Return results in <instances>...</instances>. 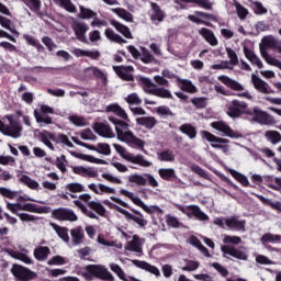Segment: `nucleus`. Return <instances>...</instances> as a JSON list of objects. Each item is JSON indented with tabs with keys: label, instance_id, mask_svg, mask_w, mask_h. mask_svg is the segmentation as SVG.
I'll list each match as a JSON object with an SVG mask.
<instances>
[{
	"label": "nucleus",
	"instance_id": "nucleus-24",
	"mask_svg": "<svg viewBox=\"0 0 281 281\" xmlns=\"http://www.w3.org/2000/svg\"><path fill=\"white\" fill-rule=\"evenodd\" d=\"M144 243V239L139 238L137 235H134L132 240L127 241L125 245V249L126 251H134V254H143Z\"/></svg>",
	"mask_w": 281,
	"mask_h": 281
},
{
	"label": "nucleus",
	"instance_id": "nucleus-37",
	"mask_svg": "<svg viewBox=\"0 0 281 281\" xmlns=\"http://www.w3.org/2000/svg\"><path fill=\"white\" fill-rule=\"evenodd\" d=\"M19 181L20 183H23L24 186L30 188V190H38L41 188V184L38 183V181L30 178V176H26V175H20Z\"/></svg>",
	"mask_w": 281,
	"mask_h": 281
},
{
	"label": "nucleus",
	"instance_id": "nucleus-56",
	"mask_svg": "<svg viewBox=\"0 0 281 281\" xmlns=\"http://www.w3.org/2000/svg\"><path fill=\"white\" fill-rule=\"evenodd\" d=\"M65 190L76 194L78 192H85L86 189H85V184H82L80 182H71V183L66 184Z\"/></svg>",
	"mask_w": 281,
	"mask_h": 281
},
{
	"label": "nucleus",
	"instance_id": "nucleus-1",
	"mask_svg": "<svg viewBox=\"0 0 281 281\" xmlns=\"http://www.w3.org/2000/svg\"><path fill=\"white\" fill-rule=\"evenodd\" d=\"M106 113H114V115H117V119L115 116H109V122H111L114 125L116 138L119 142H123L124 144H127L128 146H133L134 148H138L139 150H144V146H146V142H144L142 138L135 136L132 131H130L131 119H128V114H126V111L122 109L117 103H112L105 108ZM123 120V121H122Z\"/></svg>",
	"mask_w": 281,
	"mask_h": 281
},
{
	"label": "nucleus",
	"instance_id": "nucleus-41",
	"mask_svg": "<svg viewBox=\"0 0 281 281\" xmlns=\"http://www.w3.org/2000/svg\"><path fill=\"white\" fill-rule=\"evenodd\" d=\"M140 82L143 85V89L145 93H148L149 95H155V91L157 89V85L153 82L149 78L140 77Z\"/></svg>",
	"mask_w": 281,
	"mask_h": 281
},
{
	"label": "nucleus",
	"instance_id": "nucleus-32",
	"mask_svg": "<svg viewBox=\"0 0 281 281\" xmlns=\"http://www.w3.org/2000/svg\"><path fill=\"white\" fill-rule=\"evenodd\" d=\"M136 124L148 128V131H153V127L157 126V119H155V116L136 117Z\"/></svg>",
	"mask_w": 281,
	"mask_h": 281
},
{
	"label": "nucleus",
	"instance_id": "nucleus-5",
	"mask_svg": "<svg viewBox=\"0 0 281 281\" xmlns=\"http://www.w3.org/2000/svg\"><path fill=\"white\" fill-rule=\"evenodd\" d=\"M5 119L8 120L9 125L2 123V126L0 127V133L7 135L8 137H12L13 139H19V137H21L23 127L19 122L14 121L12 115H7Z\"/></svg>",
	"mask_w": 281,
	"mask_h": 281
},
{
	"label": "nucleus",
	"instance_id": "nucleus-28",
	"mask_svg": "<svg viewBox=\"0 0 281 281\" xmlns=\"http://www.w3.org/2000/svg\"><path fill=\"white\" fill-rule=\"evenodd\" d=\"M114 71L119 77L122 78V80H126L127 82L133 80V66H115Z\"/></svg>",
	"mask_w": 281,
	"mask_h": 281
},
{
	"label": "nucleus",
	"instance_id": "nucleus-46",
	"mask_svg": "<svg viewBox=\"0 0 281 281\" xmlns=\"http://www.w3.org/2000/svg\"><path fill=\"white\" fill-rule=\"evenodd\" d=\"M158 175L165 181H170L171 179L177 178V173L172 168H160L158 169Z\"/></svg>",
	"mask_w": 281,
	"mask_h": 281
},
{
	"label": "nucleus",
	"instance_id": "nucleus-53",
	"mask_svg": "<svg viewBox=\"0 0 281 281\" xmlns=\"http://www.w3.org/2000/svg\"><path fill=\"white\" fill-rule=\"evenodd\" d=\"M183 3H195V5H199L200 8H203V10H212V7L214 3L210 0H181Z\"/></svg>",
	"mask_w": 281,
	"mask_h": 281
},
{
	"label": "nucleus",
	"instance_id": "nucleus-29",
	"mask_svg": "<svg viewBox=\"0 0 281 281\" xmlns=\"http://www.w3.org/2000/svg\"><path fill=\"white\" fill-rule=\"evenodd\" d=\"M199 34L212 47H216V45H218V40L216 38V35H214V32L212 30L202 27L199 30Z\"/></svg>",
	"mask_w": 281,
	"mask_h": 281
},
{
	"label": "nucleus",
	"instance_id": "nucleus-25",
	"mask_svg": "<svg viewBox=\"0 0 281 281\" xmlns=\"http://www.w3.org/2000/svg\"><path fill=\"white\" fill-rule=\"evenodd\" d=\"M93 128L101 137L108 139H113V137H115V132H113V128L106 123H95Z\"/></svg>",
	"mask_w": 281,
	"mask_h": 281
},
{
	"label": "nucleus",
	"instance_id": "nucleus-13",
	"mask_svg": "<svg viewBox=\"0 0 281 281\" xmlns=\"http://www.w3.org/2000/svg\"><path fill=\"white\" fill-rule=\"evenodd\" d=\"M221 251L224 258H227L228 256L236 258L237 260H248L249 258L247 248L245 247L236 248L234 246L223 245L221 246Z\"/></svg>",
	"mask_w": 281,
	"mask_h": 281
},
{
	"label": "nucleus",
	"instance_id": "nucleus-30",
	"mask_svg": "<svg viewBox=\"0 0 281 281\" xmlns=\"http://www.w3.org/2000/svg\"><path fill=\"white\" fill-rule=\"evenodd\" d=\"M244 54L247 60H249L251 65H256L258 69H262L265 67V64H262V59H260V57H258V55H256V53L249 49L247 46H244Z\"/></svg>",
	"mask_w": 281,
	"mask_h": 281
},
{
	"label": "nucleus",
	"instance_id": "nucleus-52",
	"mask_svg": "<svg viewBox=\"0 0 281 281\" xmlns=\"http://www.w3.org/2000/svg\"><path fill=\"white\" fill-rule=\"evenodd\" d=\"M111 12H114V14H117L120 19H123V21H127L128 23L133 21V14H131L128 11L124 9L114 8V9H111Z\"/></svg>",
	"mask_w": 281,
	"mask_h": 281
},
{
	"label": "nucleus",
	"instance_id": "nucleus-22",
	"mask_svg": "<svg viewBox=\"0 0 281 281\" xmlns=\"http://www.w3.org/2000/svg\"><path fill=\"white\" fill-rule=\"evenodd\" d=\"M132 265H134V267H137L138 269H143V271H147V273H151V276H155V278H161V271H159V268L146 261L133 259Z\"/></svg>",
	"mask_w": 281,
	"mask_h": 281
},
{
	"label": "nucleus",
	"instance_id": "nucleus-57",
	"mask_svg": "<svg viewBox=\"0 0 281 281\" xmlns=\"http://www.w3.org/2000/svg\"><path fill=\"white\" fill-rule=\"evenodd\" d=\"M23 38L27 43V45H32V47H35L37 49V52H43L44 47L42 46L41 42L34 38V36L24 34Z\"/></svg>",
	"mask_w": 281,
	"mask_h": 281
},
{
	"label": "nucleus",
	"instance_id": "nucleus-50",
	"mask_svg": "<svg viewBox=\"0 0 281 281\" xmlns=\"http://www.w3.org/2000/svg\"><path fill=\"white\" fill-rule=\"evenodd\" d=\"M56 5H59L60 8H64L66 12L75 13L76 12V5L71 3V0H53Z\"/></svg>",
	"mask_w": 281,
	"mask_h": 281
},
{
	"label": "nucleus",
	"instance_id": "nucleus-44",
	"mask_svg": "<svg viewBox=\"0 0 281 281\" xmlns=\"http://www.w3.org/2000/svg\"><path fill=\"white\" fill-rule=\"evenodd\" d=\"M153 12L150 14V20L154 23H161L164 21V12L156 3H151Z\"/></svg>",
	"mask_w": 281,
	"mask_h": 281
},
{
	"label": "nucleus",
	"instance_id": "nucleus-21",
	"mask_svg": "<svg viewBox=\"0 0 281 281\" xmlns=\"http://www.w3.org/2000/svg\"><path fill=\"white\" fill-rule=\"evenodd\" d=\"M251 82L256 91H258L259 93H263V95H269L270 93H273V90H271L269 83L254 74L251 75Z\"/></svg>",
	"mask_w": 281,
	"mask_h": 281
},
{
	"label": "nucleus",
	"instance_id": "nucleus-15",
	"mask_svg": "<svg viewBox=\"0 0 281 281\" xmlns=\"http://www.w3.org/2000/svg\"><path fill=\"white\" fill-rule=\"evenodd\" d=\"M252 120L254 122H258V124H262L263 126H273V124H276V119L259 108H254Z\"/></svg>",
	"mask_w": 281,
	"mask_h": 281
},
{
	"label": "nucleus",
	"instance_id": "nucleus-11",
	"mask_svg": "<svg viewBox=\"0 0 281 281\" xmlns=\"http://www.w3.org/2000/svg\"><path fill=\"white\" fill-rule=\"evenodd\" d=\"M86 271L99 280L115 281V277L103 265H90L86 267Z\"/></svg>",
	"mask_w": 281,
	"mask_h": 281
},
{
	"label": "nucleus",
	"instance_id": "nucleus-14",
	"mask_svg": "<svg viewBox=\"0 0 281 281\" xmlns=\"http://www.w3.org/2000/svg\"><path fill=\"white\" fill-rule=\"evenodd\" d=\"M11 273L14 276L16 281H30L36 280L37 278L36 272L20 265H13L11 268Z\"/></svg>",
	"mask_w": 281,
	"mask_h": 281
},
{
	"label": "nucleus",
	"instance_id": "nucleus-26",
	"mask_svg": "<svg viewBox=\"0 0 281 281\" xmlns=\"http://www.w3.org/2000/svg\"><path fill=\"white\" fill-rule=\"evenodd\" d=\"M217 80L228 87V89H232V91H245V86L228 76L221 75L217 77Z\"/></svg>",
	"mask_w": 281,
	"mask_h": 281
},
{
	"label": "nucleus",
	"instance_id": "nucleus-42",
	"mask_svg": "<svg viewBox=\"0 0 281 281\" xmlns=\"http://www.w3.org/2000/svg\"><path fill=\"white\" fill-rule=\"evenodd\" d=\"M97 243L99 245H103V247H115L116 249H122V247H123L122 243H120L117 240H106L104 238V235H102V234L98 235Z\"/></svg>",
	"mask_w": 281,
	"mask_h": 281
},
{
	"label": "nucleus",
	"instance_id": "nucleus-9",
	"mask_svg": "<svg viewBox=\"0 0 281 281\" xmlns=\"http://www.w3.org/2000/svg\"><path fill=\"white\" fill-rule=\"evenodd\" d=\"M127 180L130 183H134L135 186H150V188H159V182L150 173H133L127 177Z\"/></svg>",
	"mask_w": 281,
	"mask_h": 281
},
{
	"label": "nucleus",
	"instance_id": "nucleus-6",
	"mask_svg": "<svg viewBox=\"0 0 281 281\" xmlns=\"http://www.w3.org/2000/svg\"><path fill=\"white\" fill-rule=\"evenodd\" d=\"M200 135L202 139L210 142L212 148H220L221 150H223V153H227L229 150V147L225 145L229 144V139L218 137L207 131H201Z\"/></svg>",
	"mask_w": 281,
	"mask_h": 281
},
{
	"label": "nucleus",
	"instance_id": "nucleus-45",
	"mask_svg": "<svg viewBox=\"0 0 281 281\" xmlns=\"http://www.w3.org/2000/svg\"><path fill=\"white\" fill-rule=\"evenodd\" d=\"M7 254H9L11 258H14L15 260H21V262H24V265H32V259L23 252L7 250Z\"/></svg>",
	"mask_w": 281,
	"mask_h": 281
},
{
	"label": "nucleus",
	"instance_id": "nucleus-55",
	"mask_svg": "<svg viewBox=\"0 0 281 281\" xmlns=\"http://www.w3.org/2000/svg\"><path fill=\"white\" fill-rule=\"evenodd\" d=\"M0 194L4 199H10L12 201L19 196V191H14V190H12L10 188H5V187H0Z\"/></svg>",
	"mask_w": 281,
	"mask_h": 281
},
{
	"label": "nucleus",
	"instance_id": "nucleus-47",
	"mask_svg": "<svg viewBox=\"0 0 281 281\" xmlns=\"http://www.w3.org/2000/svg\"><path fill=\"white\" fill-rule=\"evenodd\" d=\"M53 229L56 234L64 240V243H69V229L56 224H52Z\"/></svg>",
	"mask_w": 281,
	"mask_h": 281
},
{
	"label": "nucleus",
	"instance_id": "nucleus-58",
	"mask_svg": "<svg viewBox=\"0 0 281 281\" xmlns=\"http://www.w3.org/2000/svg\"><path fill=\"white\" fill-rule=\"evenodd\" d=\"M159 161H169L172 162L176 159L175 153L170 149H166L158 154Z\"/></svg>",
	"mask_w": 281,
	"mask_h": 281
},
{
	"label": "nucleus",
	"instance_id": "nucleus-16",
	"mask_svg": "<svg viewBox=\"0 0 281 281\" xmlns=\"http://www.w3.org/2000/svg\"><path fill=\"white\" fill-rule=\"evenodd\" d=\"M247 112V103L245 101L233 100L227 110V115L229 117H240Z\"/></svg>",
	"mask_w": 281,
	"mask_h": 281
},
{
	"label": "nucleus",
	"instance_id": "nucleus-19",
	"mask_svg": "<svg viewBox=\"0 0 281 281\" xmlns=\"http://www.w3.org/2000/svg\"><path fill=\"white\" fill-rule=\"evenodd\" d=\"M133 213L125 210L123 213V216H125V220L133 221L134 223H136V225H138V227L144 229V227H146V225H148V221H146L144 218V214H142V212H139L137 210H133Z\"/></svg>",
	"mask_w": 281,
	"mask_h": 281
},
{
	"label": "nucleus",
	"instance_id": "nucleus-59",
	"mask_svg": "<svg viewBox=\"0 0 281 281\" xmlns=\"http://www.w3.org/2000/svg\"><path fill=\"white\" fill-rule=\"evenodd\" d=\"M110 269L111 271H113V273H115L117 276V278H120V280L123 281H131L126 278V273L124 272V270L122 269V267H120L116 263H110Z\"/></svg>",
	"mask_w": 281,
	"mask_h": 281
},
{
	"label": "nucleus",
	"instance_id": "nucleus-18",
	"mask_svg": "<svg viewBox=\"0 0 281 281\" xmlns=\"http://www.w3.org/2000/svg\"><path fill=\"white\" fill-rule=\"evenodd\" d=\"M53 217H55L56 221H70L71 223L78 221V215L69 209L54 210Z\"/></svg>",
	"mask_w": 281,
	"mask_h": 281
},
{
	"label": "nucleus",
	"instance_id": "nucleus-54",
	"mask_svg": "<svg viewBox=\"0 0 281 281\" xmlns=\"http://www.w3.org/2000/svg\"><path fill=\"white\" fill-rule=\"evenodd\" d=\"M281 236L280 235H273L271 233H266L261 237L262 245H267V243H271L272 245H276V243H280Z\"/></svg>",
	"mask_w": 281,
	"mask_h": 281
},
{
	"label": "nucleus",
	"instance_id": "nucleus-7",
	"mask_svg": "<svg viewBox=\"0 0 281 281\" xmlns=\"http://www.w3.org/2000/svg\"><path fill=\"white\" fill-rule=\"evenodd\" d=\"M214 225H217L218 227H222L225 229L228 227V229H236L237 232H245V221H240L237 217H216L213 221Z\"/></svg>",
	"mask_w": 281,
	"mask_h": 281
},
{
	"label": "nucleus",
	"instance_id": "nucleus-34",
	"mask_svg": "<svg viewBox=\"0 0 281 281\" xmlns=\"http://www.w3.org/2000/svg\"><path fill=\"white\" fill-rule=\"evenodd\" d=\"M85 72L88 76H95V78H98V80H100L102 82V85H106L108 82V77L104 71H102L101 69H99L98 67H89L85 69Z\"/></svg>",
	"mask_w": 281,
	"mask_h": 281
},
{
	"label": "nucleus",
	"instance_id": "nucleus-35",
	"mask_svg": "<svg viewBox=\"0 0 281 281\" xmlns=\"http://www.w3.org/2000/svg\"><path fill=\"white\" fill-rule=\"evenodd\" d=\"M22 212H32L33 214H47V207L38 206L34 203L22 204Z\"/></svg>",
	"mask_w": 281,
	"mask_h": 281
},
{
	"label": "nucleus",
	"instance_id": "nucleus-12",
	"mask_svg": "<svg viewBox=\"0 0 281 281\" xmlns=\"http://www.w3.org/2000/svg\"><path fill=\"white\" fill-rule=\"evenodd\" d=\"M175 205L177 210L182 212V214H186L188 218H192V216H194L195 218H198V221H210V216H207V214L201 211V207L196 205H187V206H183L181 204H175Z\"/></svg>",
	"mask_w": 281,
	"mask_h": 281
},
{
	"label": "nucleus",
	"instance_id": "nucleus-27",
	"mask_svg": "<svg viewBox=\"0 0 281 281\" xmlns=\"http://www.w3.org/2000/svg\"><path fill=\"white\" fill-rule=\"evenodd\" d=\"M89 190L94 192V194H115V188L109 187L103 183H90L88 184Z\"/></svg>",
	"mask_w": 281,
	"mask_h": 281
},
{
	"label": "nucleus",
	"instance_id": "nucleus-4",
	"mask_svg": "<svg viewBox=\"0 0 281 281\" xmlns=\"http://www.w3.org/2000/svg\"><path fill=\"white\" fill-rule=\"evenodd\" d=\"M119 194H121L122 196H126V199H130V201H132L134 205H137V207H140L142 210H144V212H146L147 214H155V212H161V209L159 206L157 205L148 206L146 203L142 201V198H139L137 194L126 189H121L119 191Z\"/></svg>",
	"mask_w": 281,
	"mask_h": 281
},
{
	"label": "nucleus",
	"instance_id": "nucleus-3",
	"mask_svg": "<svg viewBox=\"0 0 281 281\" xmlns=\"http://www.w3.org/2000/svg\"><path fill=\"white\" fill-rule=\"evenodd\" d=\"M113 148L123 159H125V161H128L130 164H136V166H140L142 168H150V166H153V162L148 161L143 155L135 156L128 153V150L120 144H113Z\"/></svg>",
	"mask_w": 281,
	"mask_h": 281
},
{
	"label": "nucleus",
	"instance_id": "nucleus-51",
	"mask_svg": "<svg viewBox=\"0 0 281 281\" xmlns=\"http://www.w3.org/2000/svg\"><path fill=\"white\" fill-rule=\"evenodd\" d=\"M265 137L270 144H280L281 134L278 131H267Z\"/></svg>",
	"mask_w": 281,
	"mask_h": 281
},
{
	"label": "nucleus",
	"instance_id": "nucleus-2",
	"mask_svg": "<svg viewBox=\"0 0 281 281\" xmlns=\"http://www.w3.org/2000/svg\"><path fill=\"white\" fill-rule=\"evenodd\" d=\"M82 201H83V203H87L88 207H90V210H92V211L87 209V206L82 203ZM74 204L76 205V207H79V210L82 212V214L88 216V218H97L98 220V215L104 216V214H106V209L104 207V205H102V203H100V202L91 201V194H89V193H83V194L79 195V200H75Z\"/></svg>",
	"mask_w": 281,
	"mask_h": 281
},
{
	"label": "nucleus",
	"instance_id": "nucleus-17",
	"mask_svg": "<svg viewBox=\"0 0 281 281\" xmlns=\"http://www.w3.org/2000/svg\"><path fill=\"white\" fill-rule=\"evenodd\" d=\"M188 19L198 25H210L207 21H216L214 15L201 11H195L194 14H189Z\"/></svg>",
	"mask_w": 281,
	"mask_h": 281
},
{
	"label": "nucleus",
	"instance_id": "nucleus-33",
	"mask_svg": "<svg viewBox=\"0 0 281 281\" xmlns=\"http://www.w3.org/2000/svg\"><path fill=\"white\" fill-rule=\"evenodd\" d=\"M70 235L72 238V245H75V247L85 243V231L82 229V227L78 226L76 228H72L70 231Z\"/></svg>",
	"mask_w": 281,
	"mask_h": 281
},
{
	"label": "nucleus",
	"instance_id": "nucleus-38",
	"mask_svg": "<svg viewBox=\"0 0 281 281\" xmlns=\"http://www.w3.org/2000/svg\"><path fill=\"white\" fill-rule=\"evenodd\" d=\"M110 24L112 25V27H114L117 32H120L121 34H123V36H125V38H133V34H131V29H128V26L115 21V20H111Z\"/></svg>",
	"mask_w": 281,
	"mask_h": 281
},
{
	"label": "nucleus",
	"instance_id": "nucleus-23",
	"mask_svg": "<svg viewBox=\"0 0 281 281\" xmlns=\"http://www.w3.org/2000/svg\"><path fill=\"white\" fill-rule=\"evenodd\" d=\"M71 170L74 175H78L79 177H88L90 179L98 177V170L93 167L72 166Z\"/></svg>",
	"mask_w": 281,
	"mask_h": 281
},
{
	"label": "nucleus",
	"instance_id": "nucleus-40",
	"mask_svg": "<svg viewBox=\"0 0 281 281\" xmlns=\"http://www.w3.org/2000/svg\"><path fill=\"white\" fill-rule=\"evenodd\" d=\"M70 155H72V157H76L77 159H81L82 161H89V164H104V160L95 158L91 155L80 154L77 151H70Z\"/></svg>",
	"mask_w": 281,
	"mask_h": 281
},
{
	"label": "nucleus",
	"instance_id": "nucleus-36",
	"mask_svg": "<svg viewBox=\"0 0 281 281\" xmlns=\"http://www.w3.org/2000/svg\"><path fill=\"white\" fill-rule=\"evenodd\" d=\"M180 133L187 135L189 139H196V127L190 123H184L179 127Z\"/></svg>",
	"mask_w": 281,
	"mask_h": 281
},
{
	"label": "nucleus",
	"instance_id": "nucleus-62",
	"mask_svg": "<svg viewBox=\"0 0 281 281\" xmlns=\"http://www.w3.org/2000/svg\"><path fill=\"white\" fill-rule=\"evenodd\" d=\"M255 14H267V8H265V5H262V2L259 1H251L250 3Z\"/></svg>",
	"mask_w": 281,
	"mask_h": 281
},
{
	"label": "nucleus",
	"instance_id": "nucleus-31",
	"mask_svg": "<svg viewBox=\"0 0 281 281\" xmlns=\"http://www.w3.org/2000/svg\"><path fill=\"white\" fill-rule=\"evenodd\" d=\"M40 139L42 144L49 148V150H55L54 144H52V142H56V135L52 134V132H40Z\"/></svg>",
	"mask_w": 281,
	"mask_h": 281
},
{
	"label": "nucleus",
	"instance_id": "nucleus-61",
	"mask_svg": "<svg viewBox=\"0 0 281 281\" xmlns=\"http://www.w3.org/2000/svg\"><path fill=\"white\" fill-rule=\"evenodd\" d=\"M165 221L168 225V227H172L173 229H179L181 227V222H179V218L172 215H166Z\"/></svg>",
	"mask_w": 281,
	"mask_h": 281
},
{
	"label": "nucleus",
	"instance_id": "nucleus-43",
	"mask_svg": "<svg viewBox=\"0 0 281 281\" xmlns=\"http://www.w3.org/2000/svg\"><path fill=\"white\" fill-rule=\"evenodd\" d=\"M104 35L109 41H112V43H119V45H124V43H126V40L111 29H106Z\"/></svg>",
	"mask_w": 281,
	"mask_h": 281
},
{
	"label": "nucleus",
	"instance_id": "nucleus-20",
	"mask_svg": "<svg viewBox=\"0 0 281 281\" xmlns=\"http://www.w3.org/2000/svg\"><path fill=\"white\" fill-rule=\"evenodd\" d=\"M76 37L80 43H87V33L89 32V25L85 22L75 21L71 25Z\"/></svg>",
	"mask_w": 281,
	"mask_h": 281
},
{
	"label": "nucleus",
	"instance_id": "nucleus-64",
	"mask_svg": "<svg viewBox=\"0 0 281 281\" xmlns=\"http://www.w3.org/2000/svg\"><path fill=\"white\" fill-rule=\"evenodd\" d=\"M154 95H156L157 98H164V99L172 98V93H170V90L166 88H156Z\"/></svg>",
	"mask_w": 281,
	"mask_h": 281
},
{
	"label": "nucleus",
	"instance_id": "nucleus-63",
	"mask_svg": "<svg viewBox=\"0 0 281 281\" xmlns=\"http://www.w3.org/2000/svg\"><path fill=\"white\" fill-rule=\"evenodd\" d=\"M201 267V262L194 260H186V266L182 267V271H196Z\"/></svg>",
	"mask_w": 281,
	"mask_h": 281
},
{
	"label": "nucleus",
	"instance_id": "nucleus-60",
	"mask_svg": "<svg viewBox=\"0 0 281 281\" xmlns=\"http://www.w3.org/2000/svg\"><path fill=\"white\" fill-rule=\"evenodd\" d=\"M234 5L236 9L238 19H240V21H245V19H247V14H249V10L243 7L239 2H235Z\"/></svg>",
	"mask_w": 281,
	"mask_h": 281
},
{
	"label": "nucleus",
	"instance_id": "nucleus-39",
	"mask_svg": "<svg viewBox=\"0 0 281 281\" xmlns=\"http://www.w3.org/2000/svg\"><path fill=\"white\" fill-rule=\"evenodd\" d=\"M178 85H180L181 91H186L187 93H196V91H199L196 86H194V83L188 79H178Z\"/></svg>",
	"mask_w": 281,
	"mask_h": 281
},
{
	"label": "nucleus",
	"instance_id": "nucleus-8",
	"mask_svg": "<svg viewBox=\"0 0 281 281\" xmlns=\"http://www.w3.org/2000/svg\"><path fill=\"white\" fill-rule=\"evenodd\" d=\"M49 115H54V108L49 105L41 104L40 109L34 110V117L37 124H41V125L54 124V121Z\"/></svg>",
	"mask_w": 281,
	"mask_h": 281
},
{
	"label": "nucleus",
	"instance_id": "nucleus-48",
	"mask_svg": "<svg viewBox=\"0 0 281 281\" xmlns=\"http://www.w3.org/2000/svg\"><path fill=\"white\" fill-rule=\"evenodd\" d=\"M47 256H49V247L47 246H40L34 250L36 260H47Z\"/></svg>",
	"mask_w": 281,
	"mask_h": 281
},
{
	"label": "nucleus",
	"instance_id": "nucleus-10",
	"mask_svg": "<svg viewBox=\"0 0 281 281\" xmlns=\"http://www.w3.org/2000/svg\"><path fill=\"white\" fill-rule=\"evenodd\" d=\"M211 128H214V131L222 133L224 137H231V139H240V137H243V134H240V132L232 130L229 124L225 123V121L212 122Z\"/></svg>",
	"mask_w": 281,
	"mask_h": 281
},
{
	"label": "nucleus",
	"instance_id": "nucleus-49",
	"mask_svg": "<svg viewBox=\"0 0 281 281\" xmlns=\"http://www.w3.org/2000/svg\"><path fill=\"white\" fill-rule=\"evenodd\" d=\"M227 170H228L229 175H232V177H234V179H236V181L241 183V186H245L246 188H247V186H249V179H247V176H245L232 168H228Z\"/></svg>",
	"mask_w": 281,
	"mask_h": 281
}]
</instances>
